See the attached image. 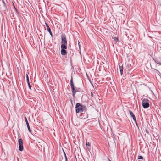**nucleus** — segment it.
<instances>
[{"instance_id":"6e6552de","label":"nucleus","mask_w":161,"mask_h":161,"mask_svg":"<svg viewBox=\"0 0 161 161\" xmlns=\"http://www.w3.org/2000/svg\"><path fill=\"white\" fill-rule=\"evenodd\" d=\"M45 24H46L47 29V31L48 32H49L50 35H51V36L52 37L53 36L52 33L51 31L50 28L49 27V25H48V24L47 23H45Z\"/></svg>"},{"instance_id":"f257e3e1","label":"nucleus","mask_w":161,"mask_h":161,"mask_svg":"<svg viewBox=\"0 0 161 161\" xmlns=\"http://www.w3.org/2000/svg\"><path fill=\"white\" fill-rule=\"evenodd\" d=\"M70 86L71 87L72 92V93L73 97L74 98L75 94L77 92H80V89L79 88H75L73 81V79L72 77H71L70 80Z\"/></svg>"},{"instance_id":"f03ea898","label":"nucleus","mask_w":161,"mask_h":161,"mask_svg":"<svg viewBox=\"0 0 161 161\" xmlns=\"http://www.w3.org/2000/svg\"><path fill=\"white\" fill-rule=\"evenodd\" d=\"M61 46H67V40L65 34L61 35Z\"/></svg>"},{"instance_id":"412c9836","label":"nucleus","mask_w":161,"mask_h":161,"mask_svg":"<svg viewBox=\"0 0 161 161\" xmlns=\"http://www.w3.org/2000/svg\"><path fill=\"white\" fill-rule=\"evenodd\" d=\"M70 102H71L72 105V99H70Z\"/></svg>"},{"instance_id":"1a4fd4ad","label":"nucleus","mask_w":161,"mask_h":161,"mask_svg":"<svg viewBox=\"0 0 161 161\" xmlns=\"http://www.w3.org/2000/svg\"><path fill=\"white\" fill-rule=\"evenodd\" d=\"M25 121L26 122V125H27V128H28V130L29 131L30 133H31V129H30V127L29 123H28V120H27V119L26 117H25Z\"/></svg>"},{"instance_id":"dca6fc26","label":"nucleus","mask_w":161,"mask_h":161,"mask_svg":"<svg viewBox=\"0 0 161 161\" xmlns=\"http://www.w3.org/2000/svg\"><path fill=\"white\" fill-rule=\"evenodd\" d=\"M64 156H65V161H68L66 155L64 152Z\"/></svg>"},{"instance_id":"aec40b11","label":"nucleus","mask_w":161,"mask_h":161,"mask_svg":"<svg viewBox=\"0 0 161 161\" xmlns=\"http://www.w3.org/2000/svg\"><path fill=\"white\" fill-rule=\"evenodd\" d=\"M118 38L115 37L114 40L116 41H117L118 40Z\"/></svg>"},{"instance_id":"ddd939ff","label":"nucleus","mask_w":161,"mask_h":161,"mask_svg":"<svg viewBox=\"0 0 161 161\" xmlns=\"http://www.w3.org/2000/svg\"><path fill=\"white\" fill-rule=\"evenodd\" d=\"M83 111L84 110L86 111V107L85 106L83 105Z\"/></svg>"},{"instance_id":"9b49d317","label":"nucleus","mask_w":161,"mask_h":161,"mask_svg":"<svg viewBox=\"0 0 161 161\" xmlns=\"http://www.w3.org/2000/svg\"><path fill=\"white\" fill-rule=\"evenodd\" d=\"M153 59L154 60L155 63H156L160 65H161L160 64H161V63H160L158 60L157 59Z\"/></svg>"},{"instance_id":"f3484780","label":"nucleus","mask_w":161,"mask_h":161,"mask_svg":"<svg viewBox=\"0 0 161 161\" xmlns=\"http://www.w3.org/2000/svg\"><path fill=\"white\" fill-rule=\"evenodd\" d=\"M143 158V157L141 156H139L138 158V159H142Z\"/></svg>"},{"instance_id":"2eb2a0df","label":"nucleus","mask_w":161,"mask_h":161,"mask_svg":"<svg viewBox=\"0 0 161 161\" xmlns=\"http://www.w3.org/2000/svg\"><path fill=\"white\" fill-rule=\"evenodd\" d=\"M90 144L89 142H86V146H89L90 145Z\"/></svg>"},{"instance_id":"423d86ee","label":"nucleus","mask_w":161,"mask_h":161,"mask_svg":"<svg viewBox=\"0 0 161 161\" xmlns=\"http://www.w3.org/2000/svg\"><path fill=\"white\" fill-rule=\"evenodd\" d=\"M18 143L19 150L20 151H22L23 150V141L21 138H20L19 139Z\"/></svg>"},{"instance_id":"9d476101","label":"nucleus","mask_w":161,"mask_h":161,"mask_svg":"<svg viewBox=\"0 0 161 161\" xmlns=\"http://www.w3.org/2000/svg\"><path fill=\"white\" fill-rule=\"evenodd\" d=\"M26 80H27V82L28 83V86L30 89H31V85H30V84L29 82L28 76L27 74H26Z\"/></svg>"},{"instance_id":"b1692460","label":"nucleus","mask_w":161,"mask_h":161,"mask_svg":"<svg viewBox=\"0 0 161 161\" xmlns=\"http://www.w3.org/2000/svg\"><path fill=\"white\" fill-rule=\"evenodd\" d=\"M160 64V65H161V64Z\"/></svg>"},{"instance_id":"0eeeda50","label":"nucleus","mask_w":161,"mask_h":161,"mask_svg":"<svg viewBox=\"0 0 161 161\" xmlns=\"http://www.w3.org/2000/svg\"><path fill=\"white\" fill-rule=\"evenodd\" d=\"M129 114H130V116H131V117H132L133 120L135 122L136 125H137V123H136V117H135V115H134L133 113L131 110H129Z\"/></svg>"},{"instance_id":"a211bd4d","label":"nucleus","mask_w":161,"mask_h":161,"mask_svg":"<svg viewBox=\"0 0 161 161\" xmlns=\"http://www.w3.org/2000/svg\"><path fill=\"white\" fill-rule=\"evenodd\" d=\"M123 69H122V70H120V74L121 75H122L123 74Z\"/></svg>"},{"instance_id":"39448f33","label":"nucleus","mask_w":161,"mask_h":161,"mask_svg":"<svg viewBox=\"0 0 161 161\" xmlns=\"http://www.w3.org/2000/svg\"><path fill=\"white\" fill-rule=\"evenodd\" d=\"M61 53L62 55H65L67 54V52L65 49L67 48V46H61Z\"/></svg>"},{"instance_id":"f8f14e48","label":"nucleus","mask_w":161,"mask_h":161,"mask_svg":"<svg viewBox=\"0 0 161 161\" xmlns=\"http://www.w3.org/2000/svg\"><path fill=\"white\" fill-rule=\"evenodd\" d=\"M3 5L5 8H6V5L4 0H2Z\"/></svg>"},{"instance_id":"4be33fe9","label":"nucleus","mask_w":161,"mask_h":161,"mask_svg":"<svg viewBox=\"0 0 161 161\" xmlns=\"http://www.w3.org/2000/svg\"><path fill=\"white\" fill-rule=\"evenodd\" d=\"M78 45H79V48H80V42H79L78 41Z\"/></svg>"},{"instance_id":"6ab92c4d","label":"nucleus","mask_w":161,"mask_h":161,"mask_svg":"<svg viewBox=\"0 0 161 161\" xmlns=\"http://www.w3.org/2000/svg\"><path fill=\"white\" fill-rule=\"evenodd\" d=\"M91 96L92 97H94V95L92 92H91Z\"/></svg>"},{"instance_id":"4468645a","label":"nucleus","mask_w":161,"mask_h":161,"mask_svg":"<svg viewBox=\"0 0 161 161\" xmlns=\"http://www.w3.org/2000/svg\"><path fill=\"white\" fill-rule=\"evenodd\" d=\"M119 67L120 70L123 69V66H121L119 65Z\"/></svg>"},{"instance_id":"5701e85b","label":"nucleus","mask_w":161,"mask_h":161,"mask_svg":"<svg viewBox=\"0 0 161 161\" xmlns=\"http://www.w3.org/2000/svg\"><path fill=\"white\" fill-rule=\"evenodd\" d=\"M108 159L109 161H111L109 158H108Z\"/></svg>"},{"instance_id":"7ed1b4c3","label":"nucleus","mask_w":161,"mask_h":161,"mask_svg":"<svg viewBox=\"0 0 161 161\" xmlns=\"http://www.w3.org/2000/svg\"><path fill=\"white\" fill-rule=\"evenodd\" d=\"M83 105L79 103H77L75 106L76 112L77 113L82 112H83Z\"/></svg>"},{"instance_id":"20e7f679","label":"nucleus","mask_w":161,"mask_h":161,"mask_svg":"<svg viewBox=\"0 0 161 161\" xmlns=\"http://www.w3.org/2000/svg\"><path fill=\"white\" fill-rule=\"evenodd\" d=\"M147 99L144 98L142 101V105L144 108H147L149 107V103L147 102Z\"/></svg>"}]
</instances>
